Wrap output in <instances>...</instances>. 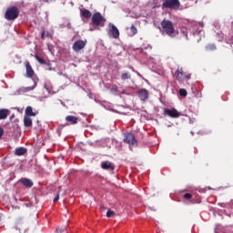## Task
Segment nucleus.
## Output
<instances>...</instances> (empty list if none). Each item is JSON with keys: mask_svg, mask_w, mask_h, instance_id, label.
Wrapping results in <instances>:
<instances>
[{"mask_svg": "<svg viewBox=\"0 0 233 233\" xmlns=\"http://www.w3.org/2000/svg\"><path fill=\"white\" fill-rule=\"evenodd\" d=\"M162 32L166 35H169V37H174V34L176 33V29L174 28V24L170 20L164 19L161 22Z\"/></svg>", "mask_w": 233, "mask_h": 233, "instance_id": "1", "label": "nucleus"}, {"mask_svg": "<svg viewBox=\"0 0 233 233\" xmlns=\"http://www.w3.org/2000/svg\"><path fill=\"white\" fill-rule=\"evenodd\" d=\"M19 17V8L17 6H10L5 13V18L7 21H15Z\"/></svg>", "mask_w": 233, "mask_h": 233, "instance_id": "2", "label": "nucleus"}, {"mask_svg": "<svg viewBox=\"0 0 233 233\" xmlns=\"http://www.w3.org/2000/svg\"><path fill=\"white\" fill-rule=\"evenodd\" d=\"M181 2L179 0H164L162 3V8H169V10H179Z\"/></svg>", "mask_w": 233, "mask_h": 233, "instance_id": "3", "label": "nucleus"}, {"mask_svg": "<svg viewBox=\"0 0 233 233\" xmlns=\"http://www.w3.org/2000/svg\"><path fill=\"white\" fill-rule=\"evenodd\" d=\"M123 141L132 147H137V140L133 133H125Z\"/></svg>", "mask_w": 233, "mask_h": 233, "instance_id": "4", "label": "nucleus"}, {"mask_svg": "<svg viewBox=\"0 0 233 233\" xmlns=\"http://www.w3.org/2000/svg\"><path fill=\"white\" fill-rule=\"evenodd\" d=\"M176 79L178 83H183L185 79H190V75L183 72V68H177L175 72Z\"/></svg>", "mask_w": 233, "mask_h": 233, "instance_id": "5", "label": "nucleus"}, {"mask_svg": "<svg viewBox=\"0 0 233 233\" xmlns=\"http://www.w3.org/2000/svg\"><path fill=\"white\" fill-rule=\"evenodd\" d=\"M105 21H106V19H105V17H103L101 13L96 12V13L93 14L92 23H93V25H95V26H100L101 23H105Z\"/></svg>", "mask_w": 233, "mask_h": 233, "instance_id": "6", "label": "nucleus"}, {"mask_svg": "<svg viewBox=\"0 0 233 233\" xmlns=\"http://www.w3.org/2000/svg\"><path fill=\"white\" fill-rule=\"evenodd\" d=\"M108 35L112 36L113 39H119V29L114 25H108Z\"/></svg>", "mask_w": 233, "mask_h": 233, "instance_id": "7", "label": "nucleus"}, {"mask_svg": "<svg viewBox=\"0 0 233 233\" xmlns=\"http://www.w3.org/2000/svg\"><path fill=\"white\" fill-rule=\"evenodd\" d=\"M85 46H86V40H77L73 44L72 48L74 52H80Z\"/></svg>", "mask_w": 233, "mask_h": 233, "instance_id": "8", "label": "nucleus"}, {"mask_svg": "<svg viewBox=\"0 0 233 233\" xmlns=\"http://www.w3.org/2000/svg\"><path fill=\"white\" fill-rule=\"evenodd\" d=\"M101 168L103 170H116V166L110 161H104L101 163Z\"/></svg>", "mask_w": 233, "mask_h": 233, "instance_id": "9", "label": "nucleus"}, {"mask_svg": "<svg viewBox=\"0 0 233 233\" xmlns=\"http://www.w3.org/2000/svg\"><path fill=\"white\" fill-rule=\"evenodd\" d=\"M164 113L167 116H169V117H179V112L176 109V108H172V109H165Z\"/></svg>", "mask_w": 233, "mask_h": 233, "instance_id": "10", "label": "nucleus"}, {"mask_svg": "<svg viewBox=\"0 0 233 233\" xmlns=\"http://www.w3.org/2000/svg\"><path fill=\"white\" fill-rule=\"evenodd\" d=\"M19 183L24 185V187H25V188H32L34 187V181H32L29 178H21L19 180Z\"/></svg>", "mask_w": 233, "mask_h": 233, "instance_id": "11", "label": "nucleus"}, {"mask_svg": "<svg viewBox=\"0 0 233 233\" xmlns=\"http://www.w3.org/2000/svg\"><path fill=\"white\" fill-rule=\"evenodd\" d=\"M137 95L141 101H147L148 99V90L147 89H139Z\"/></svg>", "mask_w": 233, "mask_h": 233, "instance_id": "12", "label": "nucleus"}, {"mask_svg": "<svg viewBox=\"0 0 233 233\" xmlns=\"http://www.w3.org/2000/svg\"><path fill=\"white\" fill-rule=\"evenodd\" d=\"M25 68H26V77H34V69L32 66H30L29 62H25Z\"/></svg>", "mask_w": 233, "mask_h": 233, "instance_id": "13", "label": "nucleus"}, {"mask_svg": "<svg viewBox=\"0 0 233 233\" xmlns=\"http://www.w3.org/2000/svg\"><path fill=\"white\" fill-rule=\"evenodd\" d=\"M37 116V113L34 112V109L32 106H28L25 108V116L27 117H35Z\"/></svg>", "mask_w": 233, "mask_h": 233, "instance_id": "14", "label": "nucleus"}, {"mask_svg": "<svg viewBox=\"0 0 233 233\" xmlns=\"http://www.w3.org/2000/svg\"><path fill=\"white\" fill-rule=\"evenodd\" d=\"M66 121L69 123V125H77L78 118L76 116H66Z\"/></svg>", "mask_w": 233, "mask_h": 233, "instance_id": "15", "label": "nucleus"}, {"mask_svg": "<svg viewBox=\"0 0 233 233\" xmlns=\"http://www.w3.org/2000/svg\"><path fill=\"white\" fill-rule=\"evenodd\" d=\"M80 15L85 19H90V17H92V13L88 9H83L80 10Z\"/></svg>", "mask_w": 233, "mask_h": 233, "instance_id": "16", "label": "nucleus"}, {"mask_svg": "<svg viewBox=\"0 0 233 233\" xmlns=\"http://www.w3.org/2000/svg\"><path fill=\"white\" fill-rule=\"evenodd\" d=\"M28 152V149H26V147H17L15 151V154L16 156H25V154H26Z\"/></svg>", "mask_w": 233, "mask_h": 233, "instance_id": "17", "label": "nucleus"}, {"mask_svg": "<svg viewBox=\"0 0 233 233\" xmlns=\"http://www.w3.org/2000/svg\"><path fill=\"white\" fill-rule=\"evenodd\" d=\"M34 125V122H32V118L30 116H24V126L27 128H30Z\"/></svg>", "mask_w": 233, "mask_h": 233, "instance_id": "18", "label": "nucleus"}, {"mask_svg": "<svg viewBox=\"0 0 233 233\" xmlns=\"http://www.w3.org/2000/svg\"><path fill=\"white\" fill-rule=\"evenodd\" d=\"M137 34V27H136V25L132 24L131 26L129 27V35L130 37H134V35H136Z\"/></svg>", "mask_w": 233, "mask_h": 233, "instance_id": "19", "label": "nucleus"}, {"mask_svg": "<svg viewBox=\"0 0 233 233\" xmlns=\"http://www.w3.org/2000/svg\"><path fill=\"white\" fill-rule=\"evenodd\" d=\"M10 111L8 109H0V119H6Z\"/></svg>", "mask_w": 233, "mask_h": 233, "instance_id": "20", "label": "nucleus"}, {"mask_svg": "<svg viewBox=\"0 0 233 233\" xmlns=\"http://www.w3.org/2000/svg\"><path fill=\"white\" fill-rule=\"evenodd\" d=\"M45 88L47 90L48 94H56V91H54V86H52V84L46 83L45 84Z\"/></svg>", "mask_w": 233, "mask_h": 233, "instance_id": "21", "label": "nucleus"}, {"mask_svg": "<svg viewBox=\"0 0 233 233\" xmlns=\"http://www.w3.org/2000/svg\"><path fill=\"white\" fill-rule=\"evenodd\" d=\"M217 49H218V47L214 44H208L206 46L207 52H214Z\"/></svg>", "mask_w": 233, "mask_h": 233, "instance_id": "22", "label": "nucleus"}, {"mask_svg": "<svg viewBox=\"0 0 233 233\" xmlns=\"http://www.w3.org/2000/svg\"><path fill=\"white\" fill-rule=\"evenodd\" d=\"M187 95L188 93L187 92V89L185 88L179 89V96H181V97H187Z\"/></svg>", "mask_w": 233, "mask_h": 233, "instance_id": "23", "label": "nucleus"}, {"mask_svg": "<svg viewBox=\"0 0 233 233\" xmlns=\"http://www.w3.org/2000/svg\"><path fill=\"white\" fill-rule=\"evenodd\" d=\"M121 79L123 81H127V79H130V73H123L121 75Z\"/></svg>", "mask_w": 233, "mask_h": 233, "instance_id": "24", "label": "nucleus"}, {"mask_svg": "<svg viewBox=\"0 0 233 233\" xmlns=\"http://www.w3.org/2000/svg\"><path fill=\"white\" fill-rule=\"evenodd\" d=\"M35 59H36V61H38V63H40V65H46V61H45V59L41 58L39 56H35Z\"/></svg>", "mask_w": 233, "mask_h": 233, "instance_id": "25", "label": "nucleus"}, {"mask_svg": "<svg viewBox=\"0 0 233 233\" xmlns=\"http://www.w3.org/2000/svg\"><path fill=\"white\" fill-rule=\"evenodd\" d=\"M116 215V212L108 209L107 212H106V218H112V216H115Z\"/></svg>", "mask_w": 233, "mask_h": 233, "instance_id": "26", "label": "nucleus"}, {"mask_svg": "<svg viewBox=\"0 0 233 233\" xmlns=\"http://www.w3.org/2000/svg\"><path fill=\"white\" fill-rule=\"evenodd\" d=\"M184 199H192V194L190 193H186L184 195Z\"/></svg>", "mask_w": 233, "mask_h": 233, "instance_id": "27", "label": "nucleus"}, {"mask_svg": "<svg viewBox=\"0 0 233 233\" xmlns=\"http://www.w3.org/2000/svg\"><path fill=\"white\" fill-rule=\"evenodd\" d=\"M3 134H5V130L3 129V127H0V139L1 137H3Z\"/></svg>", "mask_w": 233, "mask_h": 233, "instance_id": "28", "label": "nucleus"}, {"mask_svg": "<svg viewBox=\"0 0 233 233\" xmlns=\"http://www.w3.org/2000/svg\"><path fill=\"white\" fill-rule=\"evenodd\" d=\"M54 203H56V201H59V194H57L55 198H54Z\"/></svg>", "mask_w": 233, "mask_h": 233, "instance_id": "29", "label": "nucleus"}, {"mask_svg": "<svg viewBox=\"0 0 233 233\" xmlns=\"http://www.w3.org/2000/svg\"><path fill=\"white\" fill-rule=\"evenodd\" d=\"M66 228H63V229H60L59 228H56V233L64 232Z\"/></svg>", "mask_w": 233, "mask_h": 233, "instance_id": "30", "label": "nucleus"}, {"mask_svg": "<svg viewBox=\"0 0 233 233\" xmlns=\"http://www.w3.org/2000/svg\"><path fill=\"white\" fill-rule=\"evenodd\" d=\"M41 39H45V31L41 35Z\"/></svg>", "mask_w": 233, "mask_h": 233, "instance_id": "31", "label": "nucleus"}, {"mask_svg": "<svg viewBox=\"0 0 233 233\" xmlns=\"http://www.w3.org/2000/svg\"><path fill=\"white\" fill-rule=\"evenodd\" d=\"M111 92H117V89L112 87V88H111Z\"/></svg>", "mask_w": 233, "mask_h": 233, "instance_id": "32", "label": "nucleus"}]
</instances>
